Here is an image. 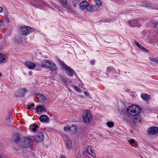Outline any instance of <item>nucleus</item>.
<instances>
[{
    "label": "nucleus",
    "mask_w": 158,
    "mask_h": 158,
    "mask_svg": "<svg viewBox=\"0 0 158 158\" xmlns=\"http://www.w3.org/2000/svg\"><path fill=\"white\" fill-rule=\"evenodd\" d=\"M7 61L6 56L4 54L0 53V62L5 63Z\"/></svg>",
    "instance_id": "obj_21"
},
{
    "label": "nucleus",
    "mask_w": 158,
    "mask_h": 158,
    "mask_svg": "<svg viewBox=\"0 0 158 158\" xmlns=\"http://www.w3.org/2000/svg\"><path fill=\"white\" fill-rule=\"evenodd\" d=\"M33 141L31 138L28 137L23 138L22 146L24 148H27L30 147L32 145Z\"/></svg>",
    "instance_id": "obj_5"
},
{
    "label": "nucleus",
    "mask_w": 158,
    "mask_h": 158,
    "mask_svg": "<svg viewBox=\"0 0 158 158\" xmlns=\"http://www.w3.org/2000/svg\"><path fill=\"white\" fill-rule=\"evenodd\" d=\"M33 73L32 71H29L28 72V74L30 75H31Z\"/></svg>",
    "instance_id": "obj_43"
},
{
    "label": "nucleus",
    "mask_w": 158,
    "mask_h": 158,
    "mask_svg": "<svg viewBox=\"0 0 158 158\" xmlns=\"http://www.w3.org/2000/svg\"><path fill=\"white\" fill-rule=\"evenodd\" d=\"M152 25L154 27H155L157 26V23L156 22H154L152 23Z\"/></svg>",
    "instance_id": "obj_38"
},
{
    "label": "nucleus",
    "mask_w": 158,
    "mask_h": 158,
    "mask_svg": "<svg viewBox=\"0 0 158 158\" xmlns=\"http://www.w3.org/2000/svg\"><path fill=\"white\" fill-rule=\"evenodd\" d=\"M124 120L127 123H130L132 124L133 118L129 115H126L124 117Z\"/></svg>",
    "instance_id": "obj_17"
},
{
    "label": "nucleus",
    "mask_w": 158,
    "mask_h": 158,
    "mask_svg": "<svg viewBox=\"0 0 158 158\" xmlns=\"http://www.w3.org/2000/svg\"><path fill=\"white\" fill-rule=\"evenodd\" d=\"M2 7H0V13L2 12Z\"/></svg>",
    "instance_id": "obj_46"
},
{
    "label": "nucleus",
    "mask_w": 158,
    "mask_h": 158,
    "mask_svg": "<svg viewBox=\"0 0 158 158\" xmlns=\"http://www.w3.org/2000/svg\"><path fill=\"white\" fill-rule=\"evenodd\" d=\"M35 108H31V110H32L33 109L35 110Z\"/></svg>",
    "instance_id": "obj_50"
},
{
    "label": "nucleus",
    "mask_w": 158,
    "mask_h": 158,
    "mask_svg": "<svg viewBox=\"0 0 158 158\" xmlns=\"http://www.w3.org/2000/svg\"><path fill=\"white\" fill-rule=\"evenodd\" d=\"M27 108L28 109H31V106H30V105L28 106Z\"/></svg>",
    "instance_id": "obj_44"
},
{
    "label": "nucleus",
    "mask_w": 158,
    "mask_h": 158,
    "mask_svg": "<svg viewBox=\"0 0 158 158\" xmlns=\"http://www.w3.org/2000/svg\"><path fill=\"white\" fill-rule=\"evenodd\" d=\"M128 142L130 144H134L135 145H136L137 143L136 142H135V140L134 139H131L130 140H128Z\"/></svg>",
    "instance_id": "obj_30"
},
{
    "label": "nucleus",
    "mask_w": 158,
    "mask_h": 158,
    "mask_svg": "<svg viewBox=\"0 0 158 158\" xmlns=\"http://www.w3.org/2000/svg\"><path fill=\"white\" fill-rule=\"evenodd\" d=\"M107 69L108 70V71L110 72H113L114 71H115L113 68L111 67L110 66L108 67L107 68Z\"/></svg>",
    "instance_id": "obj_32"
},
{
    "label": "nucleus",
    "mask_w": 158,
    "mask_h": 158,
    "mask_svg": "<svg viewBox=\"0 0 158 158\" xmlns=\"http://www.w3.org/2000/svg\"><path fill=\"white\" fill-rule=\"evenodd\" d=\"M73 87L76 89V91L80 92L81 91V89L79 88L77 86H76L75 85L73 86Z\"/></svg>",
    "instance_id": "obj_35"
},
{
    "label": "nucleus",
    "mask_w": 158,
    "mask_h": 158,
    "mask_svg": "<svg viewBox=\"0 0 158 158\" xmlns=\"http://www.w3.org/2000/svg\"><path fill=\"white\" fill-rule=\"evenodd\" d=\"M36 95L37 96L38 98H40L42 102H44L45 101L46 97L44 96L43 95L39 94H37Z\"/></svg>",
    "instance_id": "obj_25"
},
{
    "label": "nucleus",
    "mask_w": 158,
    "mask_h": 158,
    "mask_svg": "<svg viewBox=\"0 0 158 158\" xmlns=\"http://www.w3.org/2000/svg\"><path fill=\"white\" fill-rule=\"evenodd\" d=\"M84 94H85L86 95V96H89V93L87 92V91H85L84 92Z\"/></svg>",
    "instance_id": "obj_41"
},
{
    "label": "nucleus",
    "mask_w": 158,
    "mask_h": 158,
    "mask_svg": "<svg viewBox=\"0 0 158 158\" xmlns=\"http://www.w3.org/2000/svg\"><path fill=\"white\" fill-rule=\"evenodd\" d=\"M35 110L37 112H41L42 111H43V112H47L46 108L40 105H39L37 106L35 108Z\"/></svg>",
    "instance_id": "obj_15"
},
{
    "label": "nucleus",
    "mask_w": 158,
    "mask_h": 158,
    "mask_svg": "<svg viewBox=\"0 0 158 158\" xmlns=\"http://www.w3.org/2000/svg\"><path fill=\"white\" fill-rule=\"evenodd\" d=\"M35 139L37 142H41L44 139V136L42 133L39 132L36 136L35 137Z\"/></svg>",
    "instance_id": "obj_9"
},
{
    "label": "nucleus",
    "mask_w": 158,
    "mask_h": 158,
    "mask_svg": "<svg viewBox=\"0 0 158 158\" xmlns=\"http://www.w3.org/2000/svg\"><path fill=\"white\" fill-rule=\"evenodd\" d=\"M77 130V127L75 125H72L71 127H70V131L73 134L75 133L76 132Z\"/></svg>",
    "instance_id": "obj_27"
},
{
    "label": "nucleus",
    "mask_w": 158,
    "mask_h": 158,
    "mask_svg": "<svg viewBox=\"0 0 158 158\" xmlns=\"http://www.w3.org/2000/svg\"><path fill=\"white\" fill-rule=\"evenodd\" d=\"M86 152L89 154H90L93 157L95 156V154L94 152L92 147L89 146L86 150Z\"/></svg>",
    "instance_id": "obj_18"
},
{
    "label": "nucleus",
    "mask_w": 158,
    "mask_h": 158,
    "mask_svg": "<svg viewBox=\"0 0 158 158\" xmlns=\"http://www.w3.org/2000/svg\"><path fill=\"white\" fill-rule=\"evenodd\" d=\"M149 3H148L147 4H146L145 6L146 7H148L149 6Z\"/></svg>",
    "instance_id": "obj_47"
},
{
    "label": "nucleus",
    "mask_w": 158,
    "mask_h": 158,
    "mask_svg": "<svg viewBox=\"0 0 158 158\" xmlns=\"http://www.w3.org/2000/svg\"><path fill=\"white\" fill-rule=\"evenodd\" d=\"M95 3L96 6H94L96 7V10H99L101 9L103 7V5L102 2L99 0H95Z\"/></svg>",
    "instance_id": "obj_13"
},
{
    "label": "nucleus",
    "mask_w": 158,
    "mask_h": 158,
    "mask_svg": "<svg viewBox=\"0 0 158 158\" xmlns=\"http://www.w3.org/2000/svg\"><path fill=\"white\" fill-rule=\"evenodd\" d=\"M34 105H35V104L34 103H32L30 105V106H32V107L34 106Z\"/></svg>",
    "instance_id": "obj_48"
},
{
    "label": "nucleus",
    "mask_w": 158,
    "mask_h": 158,
    "mask_svg": "<svg viewBox=\"0 0 158 158\" xmlns=\"http://www.w3.org/2000/svg\"><path fill=\"white\" fill-rule=\"evenodd\" d=\"M48 69H49L51 70L55 71L56 69V65L53 63H51L50 62V64L48 68Z\"/></svg>",
    "instance_id": "obj_26"
},
{
    "label": "nucleus",
    "mask_w": 158,
    "mask_h": 158,
    "mask_svg": "<svg viewBox=\"0 0 158 158\" xmlns=\"http://www.w3.org/2000/svg\"><path fill=\"white\" fill-rule=\"evenodd\" d=\"M27 92V90L25 88L20 89L15 94L16 97H23L25 93Z\"/></svg>",
    "instance_id": "obj_7"
},
{
    "label": "nucleus",
    "mask_w": 158,
    "mask_h": 158,
    "mask_svg": "<svg viewBox=\"0 0 158 158\" xmlns=\"http://www.w3.org/2000/svg\"><path fill=\"white\" fill-rule=\"evenodd\" d=\"M0 158H6V157L0 154Z\"/></svg>",
    "instance_id": "obj_42"
},
{
    "label": "nucleus",
    "mask_w": 158,
    "mask_h": 158,
    "mask_svg": "<svg viewBox=\"0 0 158 158\" xmlns=\"http://www.w3.org/2000/svg\"><path fill=\"white\" fill-rule=\"evenodd\" d=\"M156 63L158 64V60H157V61L156 62Z\"/></svg>",
    "instance_id": "obj_52"
},
{
    "label": "nucleus",
    "mask_w": 158,
    "mask_h": 158,
    "mask_svg": "<svg viewBox=\"0 0 158 158\" xmlns=\"http://www.w3.org/2000/svg\"><path fill=\"white\" fill-rule=\"evenodd\" d=\"M127 112L131 116H138L141 112V109L139 106L133 105L128 107Z\"/></svg>",
    "instance_id": "obj_1"
},
{
    "label": "nucleus",
    "mask_w": 158,
    "mask_h": 158,
    "mask_svg": "<svg viewBox=\"0 0 158 158\" xmlns=\"http://www.w3.org/2000/svg\"><path fill=\"white\" fill-rule=\"evenodd\" d=\"M138 23V21L137 20L133 19L128 21V24L130 26L133 27L136 26Z\"/></svg>",
    "instance_id": "obj_19"
},
{
    "label": "nucleus",
    "mask_w": 158,
    "mask_h": 158,
    "mask_svg": "<svg viewBox=\"0 0 158 158\" xmlns=\"http://www.w3.org/2000/svg\"><path fill=\"white\" fill-rule=\"evenodd\" d=\"M149 59L150 61H151V62H152L155 63H156L157 60L156 59V58L153 57L150 58Z\"/></svg>",
    "instance_id": "obj_33"
},
{
    "label": "nucleus",
    "mask_w": 158,
    "mask_h": 158,
    "mask_svg": "<svg viewBox=\"0 0 158 158\" xmlns=\"http://www.w3.org/2000/svg\"><path fill=\"white\" fill-rule=\"evenodd\" d=\"M148 133L150 135H154L158 132V127H152L148 129Z\"/></svg>",
    "instance_id": "obj_8"
},
{
    "label": "nucleus",
    "mask_w": 158,
    "mask_h": 158,
    "mask_svg": "<svg viewBox=\"0 0 158 158\" xmlns=\"http://www.w3.org/2000/svg\"><path fill=\"white\" fill-rule=\"evenodd\" d=\"M25 66L30 69H33L35 67V64L30 61L26 62L25 64Z\"/></svg>",
    "instance_id": "obj_11"
},
{
    "label": "nucleus",
    "mask_w": 158,
    "mask_h": 158,
    "mask_svg": "<svg viewBox=\"0 0 158 158\" xmlns=\"http://www.w3.org/2000/svg\"><path fill=\"white\" fill-rule=\"evenodd\" d=\"M83 117L84 122L87 124L90 123L93 118L91 113L88 110H86L84 112Z\"/></svg>",
    "instance_id": "obj_3"
},
{
    "label": "nucleus",
    "mask_w": 158,
    "mask_h": 158,
    "mask_svg": "<svg viewBox=\"0 0 158 158\" xmlns=\"http://www.w3.org/2000/svg\"><path fill=\"white\" fill-rule=\"evenodd\" d=\"M80 7L81 10H85L88 12H93L96 10V6L89 5V2L85 0L80 3Z\"/></svg>",
    "instance_id": "obj_2"
},
{
    "label": "nucleus",
    "mask_w": 158,
    "mask_h": 158,
    "mask_svg": "<svg viewBox=\"0 0 158 158\" xmlns=\"http://www.w3.org/2000/svg\"><path fill=\"white\" fill-rule=\"evenodd\" d=\"M5 19L7 21L9 22V19L8 18L7 16H5Z\"/></svg>",
    "instance_id": "obj_40"
},
{
    "label": "nucleus",
    "mask_w": 158,
    "mask_h": 158,
    "mask_svg": "<svg viewBox=\"0 0 158 158\" xmlns=\"http://www.w3.org/2000/svg\"><path fill=\"white\" fill-rule=\"evenodd\" d=\"M20 31L23 35H25L30 34L34 31V30L29 27L22 26L20 27Z\"/></svg>",
    "instance_id": "obj_6"
},
{
    "label": "nucleus",
    "mask_w": 158,
    "mask_h": 158,
    "mask_svg": "<svg viewBox=\"0 0 158 158\" xmlns=\"http://www.w3.org/2000/svg\"><path fill=\"white\" fill-rule=\"evenodd\" d=\"M141 122V119L138 116H133V120L132 124H134V125L137 124L138 123Z\"/></svg>",
    "instance_id": "obj_14"
},
{
    "label": "nucleus",
    "mask_w": 158,
    "mask_h": 158,
    "mask_svg": "<svg viewBox=\"0 0 158 158\" xmlns=\"http://www.w3.org/2000/svg\"><path fill=\"white\" fill-rule=\"evenodd\" d=\"M6 122L8 123L11 125H12L13 122V118L10 113L9 114L8 116L6 118Z\"/></svg>",
    "instance_id": "obj_22"
},
{
    "label": "nucleus",
    "mask_w": 158,
    "mask_h": 158,
    "mask_svg": "<svg viewBox=\"0 0 158 158\" xmlns=\"http://www.w3.org/2000/svg\"><path fill=\"white\" fill-rule=\"evenodd\" d=\"M66 148L68 149H71L72 148V142L70 140H68L66 143Z\"/></svg>",
    "instance_id": "obj_24"
},
{
    "label": "nucleus",
    "mask_w": 158,
    "mask_h": 158,
    "mask_svg": "<svg viewBox=\"0 0 158 158\" xmlns=\"http://www.w3.org/2000/svg\"><path fill=\"white\" fill-rule=\"evenodd\" d=\"M64 131H66L67 130H69L70 131V127H65L64 128Z\"/></svg>",
    "instance_id": "obj_37"
},
{
    "label": "nucleus",
    "mask_w": 158,
    "mask_h": 158,
    "mask_svg": "<svg viewBox=\"0 0 158 158\" xmlns=\"http://www.w3.org/2000/svg\"><path fill=\"white\" fill-rule=\"evenodd\" d=\"M50 64V62L46 60H43L40 62L41 66L46 68H48Z\"/></svg>",
    "instance_id": "obj_10"
},
{
    "label": "nucleus",
    "mask_w": 158,
    "mask_h": 158,
    "mask_svg": "<svg viewBox=\"0 0 158 158\" xmlns=\"http://www.w3.org/2000/svg\"><path fill=\"white\" fill-rule=\"evenodd\" d=\"M106 124L109 127H111L114 126V123L112 121L109 122L107 123Z\"/></svg>",
    "instance_id": "obj_28"
},
{
    "label": "nucleus",
    "mask_w": 158,
    "mask_h": 158,
    "mask_svg": "<svg viewBox=\"0 0 158 158\" xmlns=\"http://www.w3.org/2000/svg\"><path fill=\"white\" fill-rule=\"evenodd\" d=\"M59 3L64 7V8L67 9L68 8V3L67 0H58Z\"/></svg>",
    "instance_id": "obj_20"
},
{
    "label": "nucleus",
    "mask_w": 158,
    "mask_h": 158,
    "mask_svg": "<svg viewBox=\"0 0 158 158\" xmlns=\"http://www.w3.org/2000/svg\"><path fill=\"white\" fill-rule=\"evenodd\" d=\"M1 75H2L1 73H0V77H1Z\"/></svg>",
    "instance_id": "obj_51"
},
{
    "label": "nucleus",
    "mask_w": 158,
    "mask_h": 158,
    "mask_svg": "<svg viewBox=\"0 0 158 158\" xmlns=\"http://www.w3.org/2000/svg\"><path fill=\"white\" fill-rule=\"evenodd\" d=\"M60 64L62 66L63 68L65 70L68 75L72 77L73 74H75V72L70 67L66 64L63 61H60Z\"/></svg>",
    "instance_id": "obj_4"
},
{
    "label": "nucleus",
    "mask_w": 158,
    "mask_h": 158,
    "mask_svg": "<svg viewBox=\"0 0 158 158\" xmlns=\"http://www.w3.org/2000/svg\"><path fill=\"white\" fill-rule=\"evenodd\" d=\"M91 63L92 64H94V63H95V61L94 60H92L91 62Z\"/></svg>",
    "instance_id": "obj_45"
},
{
    "label": "nucleus",
    "mask_w": 158,
    "mask_h": 158,
    "mask_svg": "<svg viewBox=\"0 0 158 158\" xmlns=\"http://www.w3.org/2000/svg\"><path fill=\"white\" fill-rule=\"evenodd\" d=\"M141 98L144 101L147 102L149 100V99L151 98V96L147 94H144L142 93L141 96Z\"/></svg>",
    "instance_id": "obj_16"
},
{
    "label": "nucleus",
    "mask_w": 158,
    "mask_h": 158,
    "mask_svg": "<svg viewBox=\"0 0 158 158\" xmlns=\"http://www.w3.org/2000/svg\"><path fill=\"white\" fill-rule=\"evenodd\" d=\"M51 4H52V5L54 7H57V5H56V4L55 3L52 2L51 3Z\"/></svg>",
    "instance_id": "obj_39"
},
{
    "label": "nucleus",
    "mask_w": 158,
    "mask_h": 158,
    "mask_svg": "<svg viewBox=\"0 0 158 158\" xmlns=\"http://www.w3.org/2000/svg\"><path fill=\"white\" fill-rule=\"evenodd\" d=\"M15 39L17 42H19V43H21L22 41L23 40V39L21 40L19 36L16 37L15 38Z\"/></svg>",
    "instance_id": "obj_34"
},
{
    "label": "nucleus",
    "mask_w": 158,
    "mask_h": 158,
    "mask_svg": "<svg viewBox=\"0 0 158 158\" xmlns=\"http://www.w3.org/2000/svg\"><path fill=\"white\" fill-rule=\"evenodd\" d=\"M20 139L18 135L16 136V138L14 140V141L16 143H18L20 141Z\"/></svg>",
    "instance_id": "obj_29"
},
{
    "label": "nucleus",
    "mask_w": 158,
    "mask_h": 158,
    "mask_svg": "<svg viewBox=\"0 0 158 158\" xmlns=\"http://www.w3.org/2000/svg\"><path fill=\"white\" fill-rule=\"evenodd\" d=\"M33 126L34 127L32 128V130L33 131L35 132L36 131L37 128H38V126L35 124H33Z\"/></svg>",
    "instance_id": "obj_31"
},
{
    "label": "nucleus",
    "mask_w": 158,
    "mask_h": 158,
    "mask_svg": "<svg viewBox=\"0 0 158 158\" xmlns=\"http://www.w3.org/2000/svg\"><path fill=\"white\" fill-rule=\"evenodd\" d=\"M60 158H65L64 156H61Z\"/></svg>",
    "instance_id": "obj_49"
},
{
    "label": "nucleus",
    "mask_w": 158,
    "mask_h": 158,
    "mask_svg": "<svg viewBox=\"0 0 158 158\" xmlns=\"http://www.w3.org/2000/svg\"><path fill=\"white\" fill-rule=\"evenodd\" d=\"M40 120L42 122L47 123L49 122V118L47 115H42L40 117Z\"/></svg>",
    "instance_id": "obj_12"
},
{
    "label": "nucleus",
    "mask_w": 158,
    "mask_h": 158,
    "mask_svg": "<svg viewBox=\"0 0 158 158\" xmlns=\"http://www.w3.org/2000/svg\"><path fill=\"white\" fill-rule=\"evenodd\" d=\"M134 44H135V45L137 46L140 49H142V50L148 52V50L144 48L141 45H140L139 44L137 41H134Z\"/></svg>",
    "instance_id": "obj_23"
},
{
    "label": "nucleus",
    "mask_w": 158,
    "mask_h": 158,
    "mask_svg": "<svg viewBox=\"0 0 158 158\" xmlns=\"http://www.w3.org/2000/svg\"><path fill=\"white\" fill-rule=\"evenodd\" d=\"M109 21V20L108 19H103L100 21V22H108Z\"/></svg>",
    "instance_id": "obj_36"
},
{
    "label": "nucleus",
    "mask_w": 158,
    "mask_h": 158,
    "mask_svg": "<svg viewBox=\"0 0 158 158\" xmlns=\"http://www.w3.org/2000/svg\"><path fill=\"white\" fill-rule=\"evenodd\" d=\"M132 146H135L134 145H132Z\"/></svg>",
    "instance_id": "obj_53"
}]
</instances>
